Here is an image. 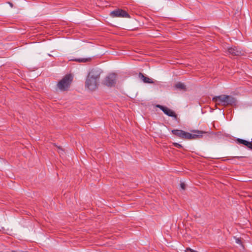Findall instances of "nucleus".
Instances as JSON below:
<instances>
[{
	"label": "nucleus",
	"instance_id": "obj_4",
	"mask_svg": "<svg viewBox=\"0 0 252 252\" xmlns=\"http://www.w3.org/2000/svg\"><path fill=\"white\" fill-rule=\"evenodd\" d=\"M209 134L210 133L208 132L200 130H194L192 132V133L187 132L186 139L191 140L200 138L203 137V135L208 136Z\"/></svg>",
	"mask_w": 252,
	"mask_h": 252
},
{
	"label": "nucleus",
	"instance_id": "obj_20",
	"mask_svg": "<svg viewBox=\"0 0 252 252\" xmlns=\"http://www.w3.org/2000/svg\"><path fill=\"white\" fill-rule=\"evenodd\" d=\"M242 157H235V158H242Z\"/></svg>",
	"mask_w": 252,
	"mask_h": 252
},
{
	"label": "nucleus",
	"instance_id": "obj_5",
	"mask_svg": "<svg viewBox=\"0 0 252 252\" xmlns=\"http://www.w3.org/2000/svg\"><path fill=\"white\" fill-rule=\"evenodd\" d=\"M116 74L114 73H110L105 78L103 83L108 87H112L116 84Z\"/></svg>",
	"mask_w": 252,
	"mask_h": 252
},
{
	"label": "nucleus",
	"instance_id": "obj_12",
	"mask_svg": "<svg viewBox=\"0 0 252 252\" xmlns=\"http://www.w3.org/2000/svg\"><path fill=\"white\" fill-rule=\"evenodd\" d=\"M70 61H75L78 63H86L90 62L92 60V58L90 57L89 58H75L71 59L70 60Z\"/></svg>",
	"mask_w": 252,
	"mask_h": 252
},
{
	"label": "nucleus",
	"instance_id": "obj_8",
	"mask_svg": "<svg viewBox=\"0 0 252 252\" xmlns=\"http://www.w3.org/2000/svg\"><path fill=\"white\" fill-rule=\"evenodd\" d=\"M157 106V107L159 108L161 110H162L164 112V113L166 115L170 117L176 118L177 116L175 113L170 109L160 105H158Z\"/></svg>",
	"mask_w": 252,
	"mask_h": 252
},
{
	"label": "nucleus",
	"instance_id": "obj_9",
	"mask_svg": "<svg viewBox=\"0 0 252 252\" xmlns=\"http://www.w3.org/2000/svg\"><path fill=\"white\" fill-rule=\"evenodd\" d=\"M171 132L176 136L182 139H186L187 132L180 129H173Z\"/></svg>",
	"mask_w": 252,
	"mask_h": 252
},
{
	"label": "nucleus",
	"instance_id": "obj_15",
	"mask_svg": "<svg viewBox=\"0 0 252 252\" xmlns=\"http://www.w3.org/2000/svg\"><path fill=\"white\" fill-rule=\"evenodd\" d=\"M185 252H198L195 250H193L190 248H187L185 251Z\"/></svg>",
	"mask_w": 252,
	"mask_h": 252
},
{
	"label": "nucleus",
	"instance_id": "obj_17",
	"mask_svg": "<svg viewBox=\"0 0 252 252\" xmlns=\"http://www.w3.org/2000/svg\"><path fill=\"white\" fill-rule=\"evenodd\" d=\"M236 243H237L238 244L242 245V242H241V240L239 239V238H237L236 239Z\"/></svg>",
	"mask_w": 252,
	"mask_h": 252
},
{
	"label": "nucleus",
	"instance_id": "obj_10",
	"mask_svg": "<svg viewBox=\"0 0 252 252\" xmlns=\"http://www.w3.org/2000/svg\"><path fill=\"white\" fill-rule=\"evenodd\" d=\"M236 142L239 144H241L244 145L246 146L249 149L252 150V142H249L247 140L242 139L240 138H237L236 140Z\"/></svg>",
	"mask_w": 252,
	"mask_h": 252
},
{
	"label": "nucleus",
	"instance_id": "obj_19",
	"mask_svg": "<svg viewBox=\"0 0 252 252\" xmlns=\"http://www.w3.org/2000/svg\"><path fill=\"white\" fill-rule=\"evenodd\" d=\"M8 3L10 4V5L11 7H12V6H13V5H12V4L11 3H10V2H8Z\"/></svg>",
	"mask_w": 252,
	"mask_h": 252
},
{
	"label": "nucleus",
	"instance_id": "obj_14",
	"mask_svg": "<svg viewBox=\"0 0 252 252\" xmlns=\"http://www.w3.org/2000/svg\"><path fill=\"white\" fill-rule=\"evenodd\" d=\"M173 145L175 147H177V148H182V147H183V146H182L181 144H179V143H173Z\"/></svg>",
	"mask_w": 252,
	"mask_h": 252
},
{
	"label": "nucleus",
	"instance_id": "obj_18",
	"mask_svg": "<svg viewBox=\"0 0 252 252\" xmlns=\"http://www.w3.org/2000/svg\"><path fill=\"white\" fill-rule=\"evenodd\" d=\"M59 151H58V152L60 154L63 155V150L62 149L60 148H59Z\"/></svg>",
	"mask_w": 252,
	"mask_h": 252
},
{
	"label": "nucleus",
	"instance_id": "obj_3",
	"mask_svg": "<svg viewBox=\"0 0 252 252\" xmlns=\"http://www.w3.org/2000/svg\"><path fill=\"white\" fill-rule=\"evenodd\" d=\"M72 80V75L67 74L58 82L57 88L61 91H66L69 88Z\"/></svg>",
	"mask_w": 252,
	"mask_h": 252
},
{
	"label": "nucleus",
	"instance_id": "obj_11",
	"mask_svg": "<svg viewBox=\"0 0 252 252\" xmlns=\"http://www.w3.org/2000/svg\"><path fill=\"white\" fill-rule=\"evenodd\" d=\"M139 77L145 83H153L154 82L149 77H146L142 73H139Z\"/></svg>",
	"mask_w": 252,
	"mask_h": 252
},
{
	"label": "nucleus",
	"instance_id": "obj_1",
	"mask_svg": "<svg viewBox=\"0 0 252 252\" xmlns=\"http://www.w3.org/2000/svg\"><path fill=\"white\" fill-rule=\"evenodd\" d=\"M101 71L99 69H92L89 73L85 86L89 90H95L98 86Z\"/></svg>",
	"mask_w": 252,
	"mask_h": 252
},
{
	"label": "nucleus",
	"instance_id": "obj_2",
	"mask_svg": "<svg viewBox=\"0 0 252 252\" xmlns=\"http://www.w3.org/2000/svg\"><path fill=\"white\" fill-rule=\"evenodd\" d=\"M212 101L216 103V105L226 106L227 105H236V99L231 95L221 94L213 97Z\"/></svg>",
	"mask_w": 252,
	"mask_h": 252
},
{
	"label": "nucleus",
	"instance_id": "obj_13",
	"mask_svg": "<svg viewBox=\"0 0 252 252\" xmlns=\"http://www.w3.org/2000/svg\"><path fill=\"white\" fill-rule=\"evenodd\" d=\"M175 88L180 90H186V86L184 85V83L181 82H178L177 83H176L175 85Z\"/></svg>",
	"mask_w": 252,
	"mask_h": 252
},
{
	"label": "nucleus",
	"instance_id": "obj_16",
	"mask_svg": "<svg viewBox=\"0 0 252 252\" xmlns=\"http://www.w3.org/2000/svg\"><path fill=\"white\" fill-rule=\"evenodd\" d=\"M180 187L183 190H185L186 189V185L184 183L180 184Z\"/></svg>",
	"mask_w": 252,
	"mask_h": 252
},
{
	"label": "nucleus",
	"instance_id": "obj_6",
	"mask_svg": "<svg viewBox=\"0 0 252 252\" xmlns=\"http://www.w3.org/2000/svg\"><path fill=\"white\" fill-rule=\"evenodd\" d=\"M112 17L129 18V15L125 10L121 9H117L111 12L110 14Z\"/></svg>",
	"mask_w": 252,
	"mask_h": 252
},
{
	"label": "nucleus",
	"instance_id": "obj_7",
	"mask_svg": "<svg viewBox=\"0 0 252 252\" xmlns=\"http://www.w3.org/2000/svg\"><path fill=\"white\" fill-rule=\"evenodd\" d=\"M228 53L232 56H241L244 53L240 48L237 47H231L228 48Z\"/></svg>",
	"mask_w": 252,
	"mask_h": 252
}]
</instances>
